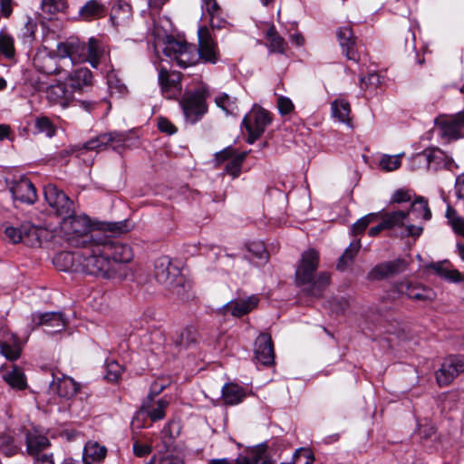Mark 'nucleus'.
Segmentation results:
<instances>
[{
	"label": "nucleus",
	"instance_id": "f257e3e1",
	"mask_svg": "<svg viewBox=\"0 0 464 464\" xmlns=\"http://www.w3.org/2000/svg\"><path fill=\"white\" fill-rule=\"evenodd\" d=\"M133 225L124 219L116 222H104L101 227H94V224L86 215L69 214L60 223L62 237L69 246L83 249L93 250L94 245L102 240L103 231L113 235H121L130 231Z\"/></svg>",
	"mask_w": 464,
	"mask_h": 464
},
{
	"label": "nucleus",
	"instance_id": "f03ea898",
	"mask_svg": "<svg viewBox=\"0 0 464 464\" xmlns=\"http://www.w3.org/2000/svg\"><path fill=\"white\" fill-rule=\"evenodd\" d=\"M107 232L103 231L102 235L103 238L93 246L95 259L99 262V259L104 261V264L98 265L101 271L96 276L108 279H123L129 273L126 264L133 257L132 250L130 246L114 238L117 235L110 236Z\"/></svg>",
	"mask_w": 464,
	"mask_h": 464
},
{
	"label": "nucleus",
	"instance_id": "7ed1b4c3",
	"mask_svg": "<svg viewBox=\"0 0 464 464\" xmlns=\"http://www.w3.org/2000/svg\"><path fill=\"white\" fill-rule=\"evenodd\" d=\"M319 265V255L314 249H308L302 254V258L295 271L298 286L310 296L321 297L330 285V274L322 272L315 276Z\"/></svg>",
	"mask_w": 464,
	"mask_h": 464
},
{
	"label": "nucleus",
	"instance_id": "20e7f679",
	"mask_svg": "<svg viewBox=\"0 0 464 464\" xmlns=\"http://www.w3.org/2000/svg\"><path fill=\"white\" fill-rule=\"evenodd\" d=\"M57 49L62 59L69 57L72 63L88 62L93 68L105 61L107 54L102 44L95 38H90L87 44L79 41L60 43Z\"/></svg>",
	"mask_w": 464,
	"mask_h": 464
},
{
	"label": "nucleus",
	"instance_id": "39448f33",
	"mask_svg": "<svg viewBox=\"0 0 464 464\" xmlns=\"http://www.w3.org/2000/svg\"><path fill=\"white\" fill-rule=\"evenodd\" d=\"M102 265L104 264L102 259H99ZM53 265L57 269L67 272H82L89 275L96 276L101 268V265L93 256V250L81 248L77 252L63 251L58 253L53 259Z\"/></svg>",
	"mask_w": 464,
	"mask_h": 464
},
{
	"label": "nucleus",
	"instance_id": "423d86ee",
	"mask_svg": "<svg viewBox=\"0 0 464 464\" xmlns=\"http://www.w3.org/2000/svg\"><path fill=\"white\" fill-rule=\"evenodd\" d=\"M154 276L156 280L174 295L180 298L187 297L186 288L189 285L180 274L179 267L172 264L171 259L162 256L156 259L154 264Z\"/></svg>",
	"mask_w": 464,
	"mask_h": 464
},
{
	"label": "nucleus",
	"instance_id": "0eeeda50",
	"mask_svg": "<svg viewBox=\"0 0 464 464\" xmlns=\"http://www.w3.org/2000/svg\"><path fill=\"white\" fill-rule=\"evenodd\" d=\"M163 53L181 68L195 65L199 60L195 45L174 38L167 41Z\"/></svg>",
	"mask_w": 464,
	"mask_h": 464
},
{
	"label": "nucleus",
	"instance_id": "6e6552de",
	"mask_svg": "<svg viewBox=\"0 0 464 464\" xmlns=\"http://www.w3.org/2000/svg\"><path fill=\"white\" fill-rule=\"evenodd\" d=\"M207 95L208 92L205 89H198L184 94L180 104L187 121L194 124L207 112Z\"/></svg>",
	"mask_w": 464,
	"mask_h": 464
},
{
	"label": "nucleus",
	"instance_id": "1a4fd4ad",
	"mask_svg": "<svg viewBox=\"0 0 464 464\" xmlns=\"http://www.w3.org/2000/svg\"><path fill=\"white\" fill-rule=\"evenodd\" d=\"M403 295L411 299L420 301L432 299V292L430 289L410 281H402L392 285L391 289L387 292L385 298L394 301Z\"/></svg>",
	"mask_w": 464,
	"mask_h": 464
},
{
	"label": "nucleus",
	"instance_id": "9d476101",
	"mask_svg": "<svg viewBox=\"0 0 464 464\" xmlns=\"http://www.w3.org/2000/svg\"><path fill=\"white\" fill-rule=\"evenodd\" d=\"M271 123L269 112L262 108L253 110L246 114L242 121L248 132L247 142L254 143L265 131L266 126Z\"/></svg>",
	"mask_w": 464,
	"mask_h": 464
},
{
	"label": "nucleus",
	"instance_id": "9b49d317",
	"mask_svg": "<svg viewBox=\"0 0 464 464\" xmlns=\"http://www.w3.org/2000/svg\"><path fill=\"white\" fill-rule=\"evenodd\" d=\"M197 54L198 59L207 63L215 64L219 60L218 44L207 26H200L198 29Z\"/></svg>",
	"mask_w": 464,
	"mask_h": 464
},
{
	"label": "nucleus",
	"instance_id": "f8f14e48",
	"mask_svg": "<svg viewBox=\"0 0 464 464\" xmlns=\"http://www.w3.org/2000/svg\"><path fill=\"white\" fill-rule=\"evenodd\" d=\"M44 198L58 216H63L64 218L74 211L73 202L53 184H48L44 187Z\"/></svg>",
	"mask_w": 464,
	"mask_h": 464
},
{
	"label": "nucleus",
	"instance_id": "ddd939ff",
	"mask_svg": "<svg viewBox=\"0 0 464 464\" xmlns=\"http://www.w3.org/2000/svg\"><path fill=\"white\" fill-rule=\"evenodd\" d=\"M464 372V355H451L443 361L436 372V380L440 387L450 385L453 380Z\"/></svg>",
	"mask_w": 464,
	"mask_h": 464
},
{
	"label": "nucleus",
	"instance_id": "4468645a",
	"mask_svg": "<svg viewBox=\"0 0 464 464\" xmlns=\"http://www.w3.org/2000/svg\"><path fill=\"white\" fill-rule=\"evenodd\" d=\"M246 155V151L237 153L233 147L228 146L215 154V160L218 165L227 161L224 170L235 179L239 176Z\"/></svg>",
	"mask_w": 464,
	"mask_h": 464
},
{
	"label": "nucleus",
	"instance_id": "2eb2a0df",
	"mask_svg": "<svg viewBox=\"0 0 464 464\" xmlns=\"http://www.w3.org/2000/svg\"><path fill=\"white\" fill-rule=\"evenodd\" d=\"M32 322L35 326H44L49 334L62 332L66 324L67 319L60 312L35 313L32 314Z\"/></svg>",
	"mask_w": 464,
	"mask_h": 464
},
{
	"label": "nucleus",
	"instance_id": "dca6fc26",
	"mask_svg": "<svg viewBox=\"0 0 464 464\" xmlns=\"http://www.w3.org/2000/svg\"><path fill=\"white\" fill-rule=\"evenodd\" d=\"M407 262L398 258L392 261H386L376 265L368 274L370 280H382L404 272L407 268Z\"/></svg>",
	"mask_w": 464,
	"mask_h": 464
},
{
	"label": "nucleus",
	"instance_id": "f3484780",
	"mask_svg": "<svg viewBox=\"0 0 464 464\" xmlns=\"http://www.w3.org/2000/svg\"><path fill=\"white\" fill-rule=\"evenodd\" d=\"M436 123L440 136L448 141L457 140L460 137V129L464 127V111L450 119L438 120Z\"/></svg>",
	"mask_w": 464,
	"mask_h": 464
},
{
	"label": "nucleus",
	"instance_id": "a211bd4d",
	"mask_svg": "<svg viewBox=\"0 0 464 464\" xmlns=\"http://www.w3.org/2000/svg\"><path fill=\"white\" fill-rule=\"evenodd\" d=\"M59 62H64L61 55L58 57L46 52L38 53L34 58V65L36 70L48 75H60L64 72Z\"/></svg>",
	"mask_w": 464,
	"mask_h": 464
},
{
	"label": "nucleus",
	"instance_id": "6ab92c4d",
	"mask_svg": "<svg viewBox=\"0 0 464 464\" xmlns=\"http://www.w3.org/2000/svg\"><path fill=\"white\" fill-rule=\"evenodd\" d=\"M125 140L126 135L123 133H104L86 141L82 144V148L86 150H102L111 146L115 150L122 146Z\"/></svg>",
	"mask_w": 464,
	"mask_h": 464
},
{
	"label": "nucleus",
	"instance_id": "aec40b11",
	"mask_svg": "<svg viewBox=\"0 0 464 464\" xmlns=\"http://www.w3.org/2000/svg\"><path fill=\"white\" fill-rule=\"evenodd\" d=\"M255 359L259 363L269 366L274 363L275 352L271 335L266 333L260 334L255 343Z\"/></svg>",
	"mask_w": 464,
	"mask_h": 464
},
{
	"label": "nucleus",
	"instance_id": "412c9836",
	"mask_svg": "<svg viewBox=\"0 0 464 464\" xmlns=\"http://www.w3.org/2000/svg\"><path fill=\"white\" fill-rule=\"evenodd\" d=\"M259 303L256 295L248 296L246 299H236L228 302L220 309L227 315L231 314L234 317H241L254 310Z\"/></svg>",
	"mask_w": 464,
	"mask_h": 464
},
{
	"label": "nucleus",
	"instance_id": "4be33fe9",
	"mask_svg": "<svg viewBox=\"0 0 464 464\" xmlns=\"http://www.w3.org/2000/svg\"><path fill=\"white\" fill-rule=\"evenodd\" d=\"M9 189L14 200L26 204H33L36 200L35 188L26 178H21L19 180L14 181Z\"/></svg>",
	"mask_w": 464,
	"mask_h": 464
},
{
	"label": "nucleus",
	"instance_id": "5701e85b",
	"mask_svg": "<svg viewBox=\"0 0 464 464\" xmlns=\"http://www.w3.org/2000/svg\"><path fill=\"white\" fill-rule=\"evenodd\" d=\"M64 80L73 92H83L92 85V73L82 67L69 72Z\"/></svg>",
	"mask_w": 464,
	"mask_h": 464
},
{
	"label": "nucleus",
	"instance_id": "b1692460",
	"mask_svg": "<svg viewBox=\"0 0 464 464\" xmlns=\"http://www.w3.org/2000/svg\"><path fill=\"white\" fill-rule=\"evenodd\" d=\"M159 83L162 92L171 98L181 88L180 74L175 72H169L166 68L159 70Z\"/></svg>",
	"mask_w": 464,
	"mask_h": 464
},
{
	"label": "nucleus",
	"instance_id": "393cba45",
	"mask_svg": "<svg viewBox=\"0 0 464 464\" xmlns=\"http://www.w3.org/2000/svg\"><path fill=\"white\" fill-rule=\"evenodd\" d=\"M46 97L50 102L66 108L72 101V92L67 90L65 82H58L47 88Z\"/></svg>",
	"mask_w": 464,
	"mask_h": 464
},
{
	"label": "nucleus",
	"instance_id": "a878e982",
	"mask_svg": "<svg viewBox=\"0 0 464 464\" xmlns=\"http://www.w3.org/2000/svg\"><path fill=\"white\" fill-rule=\"evenodd\" d=\"M50 390L56 392L61 398L71 399L80 390V384L71 377L63 376L58 378L57 381H53L50 384Z\"/></svg>",
	"mask_w": 464,
	"mask_h": 464
},
{
	"label": "nucleus",
	"instance_id": "bb28decb",
	"mask_svg": "<svg viewBox=\"0 0 464 464\" xmlns=\"http://www.w3.org/2000/svg\"><path fill=\"white\" fill-rule=\"evenodd\" d=\"M337 38L345 56L352 61L357 62L359 57L354 50L355 37L350 26H343L338 29Z\"/></svg>",
	"mask_w": 464,
	"mask_h": 464
},
{
	"label": "nucleus",
	"instance_id": "cd10ccee",
	"mask_svg": "<svg viewBox=\"0 0 464 464\" xmlns=\"http://www.w3.org/2000/svg\"><path fill=\"white\" fill-rule=\"evenodd\" d=\"M5 235L14 244L21 241L27 244L30 237H34L37 239L36 228L29 223L23 224L20 227L8 226L5 228Z\"/></svg>",
	"mask_w": 464,
	"mask_h": 464
},
{
	"label": "nucleus",
	"instance_id": "c85d7f7f",
	"mask_svg": "<svg viewBox=\"0 0 464 464\" xmlns=\"http://www.w3.org/2000/svg\"><path fill=\"white\" fill-rule=\"evenodd\" d=\"M78 14L84 21L99 19L106 14V7L98 0H89L79 9Z\"/></svg>",
	"mask_w": 464,
	"mask_h": 464
},
{
	"label": "nucleus",
	"instance_id": "c756f323",
	"mask_svg": "<svg viewBox=\"0 0 464 464\" xmlns=\"http://www.w3.org/2000/svg\"><path fill=\"white\" fill-rule=\"evenodd\" d=\"M266 47L270 53L285 54L287 50V43L278 34L276 27L271 25L266 32Z\"/></svg>",
	"mask_w": 464,
	"mask_h": 464
},
{
	"label": "nucleus",
	"instance_id": "7c9ffc66",
	"mask_svg": "<svg viewBox=\"0 0 464 464\" xmlns=\"http://www.w3.org/2000/svg\"><path fill=\"white\" fill-rule=\"evenodd\" d=\"M169 405V401L160 399L156 402L149 401L144 402L140 407V411L146 413L148 417L153 421L162 420L165 417V410Z\"/></svg>",
	"mask_w": 464,
	"mask_h": 464
},
{
	"label": "nucleus",
	"instance_id": "2f4dec72",
	"mask_svg": "<svg viewBox=\"0 0 464 464\" xmlns=\"http://www.w3.org/2000/svg\"><path fill=\"white\" fill-rule=\"evenodd\" d=\"M197 342V331L193 327H187L172 336V343L179 350H185L191 347Z\"/></svg>",
	"mask_w": 464,
	"mask_h": 464
},
{
	"label": "nucleus",
	"instance_id": "473e14b6",
	"mask_svg": "<svg viewBox=\"0 0 464 464\" xmlns=\"http://www.w3.org/2000/svg\"><path fill=\"white\" fill-rule=\"evenodd\" d=\"M107 450L104 446L99 445L97 442H88L82 454V460L84 464H94L101 462L105 459Z\"/></svg>",
	"mask_w": 464,
	"mask_h": 464
},
{
	"label": "nucleus",
	"instance_id": "72a5a7b5",
	"mask_svg": "<svg viewBox=\"0 0 464 464\" xmlns=\"http://www.w3.org/2000/svg\"><path fill=\"white\" fill-rule=\"evenodd\" d=\"M407 213V218L413 216L415 219L430 220L431 211L428 205V200L423 197H417L411 203V208Z\"/></svg>",
	"mask_w": 464,
	"mask_h": 464
},
{
	"label": "nucleus",
	"instance_id": "f704fd0d",
	"mask_svg": "<svg viewBox=\"0 0 464 464\" xmlns=\"http://www.w3.org/2000/svg\"><path fill=\"white\" fill-rule=\"evenodd\" d=\"M245 397L244 388L236 383H227L222 389V398L226 404L235 405L240 403Z\"/></svg>",
	"mask_w": 464,
	"mask_h": 464
},
{
	"label": "nucleus",
	"instance_id": "c9c22d12",
	"mask_svg": "<svg viewBox=\"0 0 464 464\" xmlns=\"http://www.w3.org/2000/svg\"><path fill=\"white\" fill-rule=\"evenodd\" d=\"M443 152L438 149H428L416 155L420 162H425L428 169H438L441 166Z\"/></svg>",
	"mask_w": 464,
	"mask_h": 464
},
{
	"label": "nucleus",
	"instance_id": "e433bc0d",
	"mask_svg": "<svg viewBox=\"0 0 464 464\" xmlns=\"http://www.w3.org/2000/svg\"><path fill=\"white\" fill-rule=\"evenodd\" d=\"M50 440L43 435L29 434L26 438L27 451L31 456L42 455L43 451L49 448Z\"/></svg>",
	"mask_w": 464,
	"mask_h": 464
},
{
	"label": "nucleus",
	"instance_id": "4c0bfd02",
	"mask_svg": "<svg viewBox=\"0 0 464 464\" xmlns=\"http://www.w3.org/2000/svg\"><path fill=\"white\" fill-rule=\"evenodd\" d=\"M430 268H432L440 277L450 282H460L463 280V276L458 270L449 268V263L447 261L434 263L430 266Z\"/></svg>",
	"mask_w": 464,
	"mask_h": 464
},
{
	"label": "nucleus",
	"instance_id": "58836bf2",
	"mask_svg": "<svg viewBox=\"0 0 464 464\" xmlns=\"http://www.w3.org/2000/svg\"><path fill=\"white\" fill-rule=\"evenodd\" d=\"M4 379L12 388L24 390L27 386L24 373L17 367L6 372Z\"/></svg>",
	"mask_w": 464,
	"mask_h": 464
},
{
	"label": "nucleus",
	"instance_id": "ea45409f",
	"mask_svg": "<svg viewBox=\"0 0 464 464\" xmlns=\"http://www.w3.org/2000/svg\"><path fill=\"white\" fill-rule=\"evenodd\" d=\"M413 218H407V213L402 210L393 211L392 213H386L382 217V220L386 225L387 228H392L395 227H401L405 224V221L412 220Z\"/></svg>",
	"mask_w": 464,
	"mask_h": 464
},
{
	"label": "nucleus",
	"instance_id": "a19ab883",
	"mask_svg": "<svg viewBox=\"0 0 464 464\" xmlns=\"http://www.w3.org/2000/svg\"><path fill=\"white\" fill-rule=\"evenodd\" d=\"M13 344L7 342H0V353L10 361L16 360L21 353L18 338L12 335Z\"/></svg>",
	"mask_w": 464,
	"mask_h": 464
},
{
	"label": "nucleus",
	"instance_id": "79ce46f5",
	"mask_svg": "<svg viewBox=\"0 0 464 464\" xmlns=\"http://www.w3.org/2000/svg\"><path fill=\"white\" fill-rule=\"evenodd\" d=\"M360 247V241L351 243L350 246L345 249L343 254L339 257L338 262L336 264V268L340 271L344 270L348 264L353 261V259L358 253Z\"/></svg>",
	"mask_w": 464,
	"mask_h": 464
},
{
	"label": "nucleus",
	"instance_id": "37998d69",
	"mask_svg": "<svg viewBox=\"0 0 464 464\" xmlns=\"http://www.w3.org/2000/svg\"><path fill=\"white\" fill-rule=\"evenodd\" d=\"M350 111V104L344 100H337L332 103V113L334 117L338 119L341 122L349 121Z\"/></svg>",
	"mask_w": 464,
	"mask_h": 464
},
{
	"label": "nucleus",
	"instance_id": "c03bdc74",
	"mask_svg": "<svg viewBox=\"0 0 464 464\" xmlns=\"http://www.w3.org/2000/svg\"><path fill=\"white\" fill-rule=\"evenodd\" d=\"M42 10L51 15L64 12L67 8L66 0H42Z\"/></svg>",
	"mask_w": 464,
	"mask_h": 464
},
{
	"label": "nucleus",
	"instance_id": "a18cd8bd",
	"mask_svg": "<svg viewBox=\"0 0 464 464\" xmlns=\"http://www.w3.org/2000/svg\"><path fill=\"white\" fill-rule=\"evenodd\" d=\"M14 39L10 35L1 33L0 53L8 59H12L14 56Z\"/></svg>",
	"mask_w": 464,
	"mask_h": 464
},
{
	"label": "nucleus",
	"instance_id": "49530a36",
	"mask_svg": "<svg viewBox=\"0 0 464 464\" xmlns=\"http://www.w3.org/2000/svg\"><path fill=\"white\" fill-rule=\"evenodd\" d=\"M216 104L227 114H234L237 110L236 100L227 94H221L215 99Z\"/></svg>",
	"mask_w": 464,
	"mask_h": 464
},
{
	"label": "nucleus",
	"instance_id": "de8ad7c7",
	"mask_svg": "<svg viewBox=\"0 0 464 464\" xmlns=\"http://www.w3.org/2000/svg\"><path fill=\"white\" fill-rule=\"evenodd\" d=\"M122 371V366L120 365L117 362L109 361L106 364V373L104 377L108 382H115L120 379Z\"/></svg>",
	"mask_w": 464,
	"mask_h": 464
},
{
	"label": "nucleus",
	"instance_id": "09e8293b",
	"mask_svg": "<svg viewBox=\"0 0 464 464\" xmlns=\"http://www.w3.org/2000/svg\"><path fill=\"white\" fill-rule=\"evenodd\" d=\"M378 213H370L361 218L353 225L352 231L354 235L362 233L366 227L378 218Z\"/></svg>",
	"mask_w": 464,
	"mask_h": 464
},
{
	"label": "nucleus",
	"instance_id": "8fccbe9b",
	"mask_svg": "<svg viewBox=\"0 0 464 464\" xmlns=\"http://www.w3.org/2000/svg\"><path fill=\"white\" fill-rule=\"evenodd\" d=\"M35 128L38 132L45 133L48 137L55 134V129L47 117H40L35 120Z\"/></svg>",
	"mask_w": 464,
	"mask_h": 464
},
{
	"label": "nucleus",
	"instance_id": "3c124183",
	"mask_svg": "<svg viewBox=\"0 0 464 464\" xmlns=\"http://www.w3.org/2000/svg\"><path fill=\"white\" fill-rule=\"evenodd\" d=\"M400 155L390 156L383 155L380 160V166L386 171H392L400 168L401 160Z\"/></svg>",
	"mask_w": 464,
	"mask_h": 464
},
{
	"label": "nucleus",
	"instance_id": "603ef678",
	"mask_svg": "<svg viewBox=\"0 0 464 464\" xmlns=\"http://www.w3.org/2000/svg\"><path fill=\"white\" fill-rule=\"evenodd\" d=\"M314 460L313 452L308 449H299L294 455V464H313Z\"/></svg>",
	"mask_w": 464,
	"mask_h": 464
},
{
	"label": "nucleus",
	"instance_id": "864d4df0",
	"mask_svg": "<svg viewBox=\"0 0 464 464\" xmlns=\"http://www.w3.org/2000/svg\"><path fill=\"white\" fill-rule=\"evenodd\" d=\"M247 249L250 253L253 254L254 256L259 258L263 262H266L268 260V254L262 242L250 243L247 246Z\"/></svg>",
	"mask_w": 464,
	"mask_h": 464
},
{
	"label": "nucleus",
	"instance_id": "5fc2aeb1",
	"mask_svg": "<svg viewBox=\"0 0 464 464\" xmlns=\"http://www.w3.org/2000/svg\"><path fill=\"white\" fill-rule=\"evenodd\" d=\"M13 438L9 435H4L0 438V449L7 456H12L16 452V447L13 444Z\"/></svg>",
	"mask_w": 464,
	"mask_h": 464
},
{
	"label": "nucleus",
	"instance_id": "6e6d98bb",
	"mask_svg": "<svg viewBox=\"0 0 464 464\" xmlns=\"http://www.w3.org/2000/svg\"><path fill=\"white\" fill-rule=\"evenodd\" d=\"M349 307V302L344 297H335L331 301V308L336 314L343 313Z\"/></svg>",
	"mask_w": 464,
	"mask_h": 464
},
{
	"label": "nucleus",
	"instance_id": "4d7b16f0",
	"mask_svg": "<svg viewBox=\"0 0 464 464\" xmlns=\"http://www.w3.org/2000/svg\"><path fill=\"white\" fill-rule=\"evenodd\" d=\"M277 107L279 112L283 115L288 114L294 110V104L292 101L285 96H281L277 99Z\"/></svg>",
	"mask_w": 464,
	"mask_h": 464
},
{
	"label": "nucleus",
	"instance_id": "13d9d810",
	"mask_svg": "<svg viewBox=\"0 0 464 464\" xmlns=\"http://www.w3.org/2000/svg\"><path fill=\"white\" fill-rule=\"evenodd\" d=\"M380 82H381L380 75L376 72L369 73L367 76L362 77L360 80L362 88H363V87L368 88L371 86L376 87L380 84Z\"/></svg>",
	"mask_w": 464,
	"mask_h": 464
},
{
	"label": "nucleus",
	"instance_id": "bf43d9fd",
	"mask_svg": "<svg viewBox=\"0 0 464 464\" xmlns=\"http://www.w3.org/2000/svg\"><path fill=\"white\" fill-rule=\"evenodd\" d=\"M411 200L410 190L398 189L394 192L392 201L395 203H404Z\"/></svg>",
	"mask_w": 464,
	"mask_h": 464
},
{
	"label": "nucleus",
	"instance_id": "052dcab7",
	"mask_svg": "<svg viewBox=\"0 0 464 464\" xmlns=\"http://www.w3.org/2000/svg\"><path fill=\"white\" fill-rule=\"evenodd\" d=\"M158 127L160 131L168 134H173L177 131L176 127L166 118H160Z\"/></svg>",
	"mask_w": 464,
	"mask_h": 464
},
{
	"label": "nucleus",
	"instance_id": "680f3d73",
	"mask_svg": "<svg viewBox=\"0 0 464 464\" xmlns=\"http://www.w3.org/2000/svg\"><path fill=\"white\" fill-rule=\"evenodd\" d=\"M133 452L137 457H144L151 452V447L147 444H141L136 440L133 443Z\"/></svg>",
	"mask_w": 464,
	"mask_h": 464
},
{
	"label": "nucleus",
	"instance_id": "e2e57ef3",
	"mask_svg": "<svg viewBox=\"0 0 464 464\" xmlns=\"http://www.w3.org/2000/svg\"><path fill=\"white\" fill-rule=\"evenodd\" d=\"M160 464H184V459L180 456L168 454L160 459Z\"/></svg>",
	"mask_w": 464,
	"mask_h": 464
},
{
	"label": "nucleus",
	"instance_id": "0e129e2a",
	"mask_svg": "<svg viewBox=\"0 0 464 464\" xmlns=\"http://www.w3.org/2000/svg\"><path fill=\"white\" fill-rule=\"evenodd\" d=\"M254 464H272L265 451H254Z\"/></svg>",
	"mask_w": 464,
	"mask_h": 464
},
{
	"label": "nucleus",
	"instance_id": "69168bd1",
	"mask_svg": "<svg viewBox=\"0 0 464 464\" xmlns=\"http://www.w3.org/2000/svg\"><path fill=\"white\" fill-rule=\"evenodd\" d=\"M451 227L456 233L464 237V218L460 217L454 218Z\"/></svg>",
	"mask_w": 464,
	"mask_h": 464
},
{
	"label": "nucleus",
	"instance_id": "338daca9",
	"mask_svg": "<svg viewBox=\"0 0 464 464\" xmlns=\"http://www.w3.org/2000/svg\"><path fill=\"white\" fill-rule=\"evenodd\" d=\"M34 464H54L52 454H42L34 457Z\"/></svg>",
	"mask_w": 464,
	"mask_h": 464
},
{
	"label": "nucleus",
	"instance_id": "774afa93",
	"mask_svg": "<svg viewBox=\"0 0 464 464\" xmlns=\"http://www.w3.org/2000/svg\"><path fill=\"white\" fill-rule=\"evenodd\" d=\"M12 0H1V12L5 17H9L12 14Z\"/></svg>",
	"mask_w": 464,
	"mask_h": 464
}]
</instances>
